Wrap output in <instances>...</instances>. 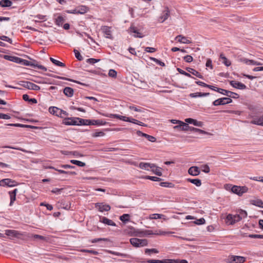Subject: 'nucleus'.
<instances>
[{"mask_svg":"<svg viewBox=\"0 0 263 263\" xmlns=\"http://www.w3.org/2000/svg\"><path fill=\"white\" fill-rule=\"evenodd\" d=\"M5 234L8 236L16 237L24 240H26L31 237L27 233H21L14 230H5Z\"/></svg>","mask_w":263,"mask_h":263,"instance_id":"1","label":"nucleus"},{"mask_svg":"<svg viewBox=\"0 0 263 263\" xmlns=\"http://www.w3.org/2000/svg\"><path fill=\"white\" fill-rule=\"evenodd\" d=\"M246 261V258L241 256L231 255L225 259L227 263H243Z\"/></svg>","mask_w":263,"mask_h":263,"instance_id":"2","label":"nucleus"},{"mask_svg":"<svg viewBox=\"0 0 263 263\" xmlns=\"http://www.w3.org/2000/svg\"><path fill=\"white\" fill-rule=\"evenodd\" d=\"M129 241L131 245L136 248L146 246L148 245V241L145 239H141L137 238H132L130 239Z\"/></svg>","mask_w":263,"mask_h":263,"instance_id":"3","label":"nucleus"},{"mask_svg":"<svg viewBox=\"0 0 263 263\" xmlns=\"http://www.w3.org/2000/svg\"><path fill=\"white\" fill-rule=\"evenodd\" d=\"M18 84L30 90H39L40 89V87L39 86L28 81H20L18 83Z\"/></svg>","mask_w":263,"mask_h":263,"instance_id":"4","label":"nucleus"},{"mask_svg":"<svg viewBox=\"0 0 263 263\" xmlns=\"http://www.w3.org/2000/svg\"><path fill=\"white\" fill-rule=\"evenodd\" d=\"M240 218L237 214L233 215L229 214L227 216L226 223L229 225H232L239 221Z\"/></svg>","mask_w":263,"mask_h":263,"instance_id":"5","label":"nucleus"},{"mask_svg":"<svg viewBox=\"0 0 263 263\" xmlns=\"http://www.w3.org/2000/svg\"><path fill=\"white\" fill-rule=\"evenodd\" d=\"M248 188L246 186H240L234 185L231 191L239 196H241L243 193L248 192Z\"/></svg>","mask_w":263,"mask_h":263,"instance_id":"6","label":"nucleus"},{"mask_svg":"<svg viewBox=\"0 0 263 263\" xmlns=\"http://www.w3.org/2000/svg\"><path fill=\"white\" fill-rule=\"evenodd\" d=\"M21 64L25 66H30L34 68H37L38 69L43 70L45 71H47V68L44 66L39 65L37 63H32L31 62H30L26 60L23 59Z\"/></svg>","mask_w":263,"mask_h":263,"instance_id":"7","label":"nucleus"},{"mask_svg":"<svg viewBox=\"0 0 263 263\" xmlns=\"http://www.w3.org/2000/svg\"><path fill=\"white\" fill-rule=\"evenodd\" d=\"M232 102V100L229 98H222L215 100L213 102L214 106H218L221 105H225L229 104Z\"/></svg>","mask_w":263,"mask_h":263,"instance_id":"8","label":"nucleus"},{"mask_svg":"<svg viewBox=\"0 0 263 263\" xmlns=\"http://www.w3.org/2000/svg\"><path fill=\"white\" fill-rule=\"evenodd\" d=\"M16 182L11 179L6 178L3 179L0 181L1 186H8L10 187L14 186L16 185Z\"/></svg>","mask_w":263,"mask_h":263,"instance_id":"9","label":"nucleus"},{"mask_svg":"<svg viewBox=\"0 0 263 263\" xmlns=\"http://www.w3.org/2000/svg\"><path fill=\"white\" fill-rule=\"evenodd\" d=\"M104 116L109 118H117L118 119H120L121 120L126 121V122H129L130 121V118L127 117L126 116H123L117 114H103Z\"/></svg>","mask_w":263,"mask_h":263,"instance_id":"10","label":"nucleus"},{"mask_svg":"<svg viewBox=\"0 0 263 263\" xmlns=\"http://www.w3.org/2000/svg\"><path fill=\"white\" fill-rule=\"evenodd\" d=\"M217 92L223 94L224 95L227 96L229 97H232L233 98H238L239 97V95L235 92L225 90L223 89H217Z\"/></svg>","mask_w":263,"mask_h":263,"instance_id":"11","label":"nucleus"},{"mask_svg":"<svg viewBox=\"0 0 263 263\" xmlns=\"http://www.w3.org/2000/svg\"><path fill=\"white\" fill-rule=\"evenodd\" d=\"M95 207L101 212L104 211L107 212L110 210V206L109 205L103 204V203H96L95 204Z\"/></svg>","mask_w":263,"mask_h":263,"instance_id":"12","label":"nucleus"},{"mask_svg":"<svg viewBox=\"0 0 263 263\" xmlns=\"http://www.w3.org/2000/svg\"><path fill=\"white\" fill-rule=\"evenodd\" d=\"M63 123L66 125H77L78 119L77 118H67L64 120Z\"/></svg>","mask_w":263,"mask_h":263,"instance_id":"13","label":"nucleus"},{"mask_svg":"<svg viewBox=\"0 0 263 263\" xmlns=\"http://www.w3.org/2000/svg\"><path fill=\"white\" fill-rule=\"evenodd\" d=\"M238 60L239 62H242L247 65H262V64L259 62H258L255 61L253 60H249V59L245 58H241L239 59Z\"/></svg>","mask_w":263,"mask_h":263,"instance_id":"14","label":"nucleus"},{"mask_svg":"<svg viewBox=\"0 0 263 263\" xmlns=\"http://www.w3.org/2000/svg\"><path fill=\"white\" fill-rule=\"evenodd\" d=\"M170 12L168 8L166 7L159 17V21L161 23L164 22L170 16Z\"/></svg>","mask_w":263,"mask_h":263,"instance_id":"15","label":"nucleus"},{"mask_svg":"<svg viewBox=\"0 0 263 263\" xmlns=\"http://www.w3.org/2000/svg\"><path fill=\"white\" fill-rule=\"evenodd\" d=\"M230 85L232 86L233 87L239 89H245L246 88V86L243 83L235 81H231L230 82Z\"/></svg>","mask_w":263,"mask_h":263,"instance_id":"16","label":"nucleus"},{"mask_svg":"<svg viewBox=\"0 0 263 263\" xmlns=\"http://www.w3.org/2000/svg\"><path fill=\"white\" fill-rule=\"evenodd\" d=\"M186 123L192 124L195 126L198 127H202L203 126V122L201 121H198L192 118H187L185 120Z\"/></svg>","mask_w":263,"mask_h":263,"instance_id":"17","label":"nucleus"},{"mask_svg":"<svg viewBox=\"0 0 263 263\" xmlns=\"http://www.w3.org/2000/svg\"><path fill=\"white\" fill-rule=\"evenodd\" d=\"M139 166L142 170H149V168H154L155 167V165L154 164H151L149 163L140 162L139 163Z\"/></svg>","mask_w":263,"mask_h":263,"instance_id":"18","label":"nucleus"},{"mask_svg":"<svg viewBox=\"0 0 263 263\" xmlns=\"http://www.w3.org/2000/svg\"><path fill=\"white\" fill-rule=\"evenodd\" d=\"M175 40H177L179 42L183 44H190L191 41L189 40L186 37L182 35H178L175 37Z\"/></svg>","mask_w":263,"mask_h":263,"instance_id":"19","label":"nucleus"},{"mask_svg":"<svg viewBox=\"0 0 263 263\" xmlns=\"http://www.w3.org/2000/svg\"><path fill=\"white\" fill-rule=\"evenodd\" d=\"M251 123L253 124L263 126V115L260 117L254 118Z\"/></svg>","mask_w":263,"mask_h":263,"instance_id":"20","label":"nucleus"},{"mask_svg":"<svg viewBox=\"0 0 263 263\" xmlns=\"http://www.w3.org/2000/svg\"><path fill=\"white\" fill-rule=\"evenodd\" d=\"M129 31L130 33H135L134 35V36L136 37H139L142 38L144 36V35H142L141 33H140L136 27L131 26L130 28H129Z\"/></svg>","mask_w":263,"mask_h":263,"instance_id":"21","label":"nucleus"},{"mask_svg":"<svg viewBox=\"0 0 263 263\" xmlns=\"http://www.w3.org/2000/svg\"><path fill=\"white\" fill-rule=\"evenodd\" d=\"M188 173L192 176H197L200 173V171L197 166H192L189 170Z\"/></svg>","mask_w":263,"mask_h":263,"instance_id":"22","label":"nucleus"},{"mask_svg":"<svg viewBox=\"0 0 263 263\" xmlns=\"http://www.w3.org/2000/svg\"><path fill=\"white\" fill-rule=\"evenodd\" d=\"M17 192V189H15L13 191L11 192H9V194L10 195V205L11 206L14 201L16 199V195Z\"/></svg>","mask_w":263,"mask_h":263,"instance_id":"23","label":"nucleus"},{"mask_svg":"<svg viewBox=\"0 0 263 263\" xmlns=\"http://www.w3.org/2000/svg\"><path fill=\"white\" fill-rule=\"evenodd\" d=\"M100 222L105 223L106 224H107L108 226H116V223L112 221L111 220H110L108 219L107 218L105 217H102L100 218Z\"/></svg>","mask_w":263,"mask_h":263,"instance_id":"24","label":"nucleus"},{"mask_svg":"<svg viewBox=\"0 0 263 263\" xmlns=\"http://www.w3.org/2000/svg\"><path fill=\"white\" fill-rule=\"evenodd\" d=\"M103 32L106 35V37L111 39L112 38V35H111V28L108 26H104L103 28Z\"/></svg>","mask_w":263,"mask_h":263,"instance_id":"25","label":"nucleus"},{"mask_svg":"<svg viewBox=\"0 0 263 263\" xmlns=\"http://www.w3.org/2000/svg\"><path fill=\"white\" fill-rule=\"evenodd\" d=\"M105 123V122L101 120H89V125H104Z\"/></svg>","mask_w":263,"mask_h":263,"instance_id":"26","label":"nucleus"},{"mask_svg":"<svg viewBox=\"0 0 263 263\" xmlns=\"http://www.w3.org/2000/svg\"><path fill=\"white\" fill-rule=\"evenodd\" d=\"M63 92L68 97H71L73 95V89L70 87H66Z\"/></svg>","mask_w":263,"mask_h":263,"instance_id":"27","label":"nucleus"},{"mask_svg":"<svg viewBox=\"0 0 263 263\" xmlns=\"http://www.w3.org/2000/svg\"><path fill=\"white\" fill-rule=\"evenodd\" d=\"M8 125L15 126V127L30 128H32V129H36V128H38L37 127L34 126L33 125H24V124H19V123L8 124Z\"/></svg>","mask_w":263,"mask_h":263,"instance_id":"28","label":"nucleus"},{"mask_svg":"<svg viewBox=\"0 0 263 263\" xmlns=\"http://www.w3.org/2000/svg\"><path fill=\"white\" fill-rule=\"evenodd\" d=\"M50 168L56 171H58L60 174H69L70 175H76L77 174V173L75 172H67L62 170H59L57 168H55L53 166L49 167Z\"/></svg>","mask_w":263,"mask_h":263,"instance_id":"29","label":"nucleus"},{"mask_svg":"<svg viewBox=\"0 0 263 263\" xmlns=\"http://www.w3.org/2000/svg\"><path fill=\"white\" fill-rule=\"evenodd\" d=\"M77 12L78 14H84L88 11V8L85 6H80L77 8Z\"/></svg>","mask_w":263,"mask_h":263,"instance_id":"30","label":"nucleus"},{"mask_svg":"<svg viewBox=\"0 0 263 263\" xmlns=\"http://www.w3.org/2000/svg\"><path fill=\"white\" fill-rule=\"evenodd\" d=\"M186 69L189 72L192 73V74H193L199 78H202V75L199 72H198L197 71H196V70H195L193 68H190V67L186 68Z\"/></svg>","mask_w":263,"mask_h":263,"instance_id":"31","label":"nucleus"},{"mask_svg":"<svg viewBox=\"0 0 263 263\" xmlns=\"http://www.w3.org/2000/svg\"><path fill=\"white\" fill-rule=\"evenodd\" d=\"M12 4V3L10 0H1L0 1V6L2 7H10Z\"/></svg>","mask_w":263,"mask_h":263,"instance_id":"32","label":"nucleus"},{"mask_svg":"<svg viewBox=\"0 0 263 263\" xmlns=\"http://www.w3.org/2000/svg\"><path fill=\"white\" fill-rule=\"evenodd\" d=\"M191 132L197 133L199 134H203V135H208L209 133L204 130H203L202 129L195 128L194 127H191V129L190 130Z\"/></svg>","mask_w":263,"mask_h":263,"instance_id":"33","label":"nucleus"},{"mask_svg":"<svg viewBox=\"0 0 263 263\" xmlns=\"http://www.w3.org/2000/svg\"><path fill=\"white\" fill-rule=\"evenodd\" d=\"M187 181L196 185L197 186H200L201 185V181L199 179H187Z\"/></svg>","mask_w":263,"mask_h":263,"instance_id":"34","label":"nucleus"},{"mask_svg":"<svg viewBox=\"0 0 263 263\" xmlns=\"http://www.w3.org/2000/svg\"><path fill=\"white\" fill-rule=\"evenodd\" d=\"M78 119V124L77 125H89V120L87 119H83L79 118H77Z\"/></svg>","mask_w":263,"mask_h":263,"instance_id":"35","label":"nucleus"},{"mask_svg":"<svg viewBox=\"0 0 263 263\" xmlns=\"http://www.w3.org/2000/svg\"><path fill=\"white\" fill-rule=\"evenodd\" d=\"M50 60L51 61V62L52 63H53L54 65L58 66H60V67H65V64L64 63H63L60 61H59L52 58H50Z\"/></svg>","mask_w":263,"mask_h":263,"instance_id":"36","label":"nucleus"},{"mask_svg":"<svg viewBox=\"0 0 263 263\" xmlns=\"http://www.w3.org/2000/svg\"><path fill=\"white\" fill-rule=\"evenodd\" d=\"M59 110H60V109L57 107L53 106V107H50L49 108V112L52 115H55L57 116H58V113L59 111Z\"/></svg>","mask_w":263,"mask_h":263,"instance_id":"37","label":"nucleus"},{"mask_svg":"<svg viewBox=\"0 0 263 263\" xmlns=\"http://www.w3.org/2000/svg\"><path fill=\"white\" fill-rule=\"evenodd\" d=\"M106 252L109 254L119 256H121L123 257H126L127 256V255L126 254L121 253H119V252H115V251H112L111 250H106Z\"/></svg>","mask_w":263,"mask_h":263,"instance_id":"38","label":"nucleus"},{"mask_svg":"<svg viewBox=\"0 0 263 263\" xmlns=\"http://www.w3.org/2000/svg\"><path fill=\"white\" fill-rule=\"evenodd\" d=\"M70 162L73 164L77 165L79 166L84 167L86 165L84 162L82 161L76 160H71Z\"/></svg>","mask_w":263,"mask_h":263,"instance_id":"39","label":"nucleus"},{"mask_svg":"<svg viewBox=\"0 0 263 263\" xmlns=\"http://www.w3.org/2000/svg\"><path fill=\"white\" fill-rule=\"evenodd\" d=\"M129 215L124 214L120 217V220L123 222H126L129 220Z\"/></svg>","mask_w":263,"mask_h":263,"instance_id":"40","label":"nucleus"},{"mask_svg":"<svg viewBox=\"0 0 263 263\" xmlns=\"http://www.w3.org/2000/svg\"><path fill=\"white\" fill-rule=\"evenodd\" d=\"M152 171L157 175L159 176H162V172L161 171V168L159 167L156 166L155 165V167L154 168H152Z\"/></svg>","mask_w":263,"mask_h":263,"instance_id":"41","label":"nucleus"},{"mask_svg":"<svg viewBox=\"0 0 263 263\" xmlns=\"http://www.w3.org/2000/svg\"><path fill=\"white\" fill-rule=\"evenodd\" d=\"M220 58L223 60V63L227 66H229L231 65V62L228 60L223 54H220Z\"/></svg>","mask_w":263,"mask_h":263,"instance_id":"42","label":"nucleus"},{"mask_svg":"<svg viewBox=\"0 0 263 263\" xmlns=\"http://www.w3.org/2000/svg\"><path fill=\"white\" fill-rule=\"evenodd\" d=\"M64 22V17L62 16H59L55 20V24L57 25L61 26Z\"/></svg>","mask_w":263,"mask_h":263,"instance_id":"43","label":"nucleus"},{"mask_svg":"<svg viewBox=\"0 0 263 263\" xmlns=\"http://www.w3.org/2000/svg\"><path fill=\"white\" fill-rule=\"evenodd\" d=\"M129 122H131V123H134L136 124H138V125H141L142 126H147L145 124L143 123V122H140V121H139L136 119H133V118H130Z\"/></svg>","mask_w":263,"mask_h":263,"instance_id":"44","label":"nucleus"},{"mask_svg":"<svg viewBox=\"0 0 263 263\" xmlns=\"http://www.w3.org/2000/svg\"><path fill=\"white\" fill-rule=\"evenodd\" d=\"M57 78L59 79H61V80H68V81H71V82H73L74 83H76L77 84H81V85H84V86H86L87 85L84 84V83H81L79 81H76V80H71V79H68V78H64V77H57Z\"/></svg>","mask_w":263,"mask_h":263,"instance_id":"45","label":"nucleus"},{"mask_svg":"<svg viewBox=\"0 0 263 263\" xmlns=\"http://www.w3.org/2000/svg\"><path fill=\"white\" fill-rule=\"evenodd\" d=\"M31 237L41 240H47V238L45 237L38 234H32L31 235Z\"/></svg>","mask_w":263,"mask_h":263,"instance_id":"46","label":"nucleus"},{"mask_svg":"<svg viewBox=\"0 0 263 263\" xmlns=\"http://www.w3.org/2000/svg\"><path fill=\"white\" fill-rule=\"evenodd\" d=\"M180 124H182L183 126L181 128V130L187 131L190 130L191 129V126H189L187 123H185L182 121L180 122Z\"/></svg>","mask_w":263,"mask_h":263,"instance_id":"47","label":"nucleus"},{"mask_svg":"<svg viewBox=\"0 0 263 263\" xmlns=\"http://www.w3.org/2000/svg\"><path fill=\"white\" fill-rule=\"evenodd\" d=\"M145 178H146L147 179H149L153 181H160L161 180V179L160 178H158L157 177H155V176H146L145 177Z\"/></svg>","mask_w":263,"mask_h":263,"instance_id":"48","label":"nucleus"},{"mask_svg":"<svg viewBox=\"0 0 263 263\" xmlns=\"http://www.w3.org/2000/svg\"><path fill=\"white\" fill-rule=\"evenodd\" d=\"M73 51H74L76 58L79 61H82L83 58L82 56L81 55L80 52L77 49H74Z\"/></svg>","mask_w":263,"mask_h":263,"instance_id":"49","label":"nucleus"},{"mask_svg":"<svg viewBox=\"0 0 263 263\" xmlns=\"http://www.w3.org/2000/svg\"><path fill=\"white\" fill-rule=\"evenodd\" d=\"M177 70L181 74L184 75L189 78H193L189 73H187V72L184 71V70H182L180 68H177Z\"/></svg>","mask_w":263,"mask_h":263,"instance_id":"50","label":"nucleus"},{"mask_svg":"<svg viewBox=\"0 0 263 263\" xmlns=\"http://www.w3.org/2000/svg\"><path fill=\"white\" fill-rule=\"evenodd\" d=\"M237 215H238V216H239V217L240 218V220H241L242 218H245L247 217V213L245 211L240 210V211L239 212V213Z\"/></svg>","mask_w":263,"mask_h":263,"instance_id":"51","label":"nucleus"},{"mask_svg":"<svg viewBox=\"0 0 263 263\" xmlns=\"http://www.w3.org/2000/svg\"><path fill=\"white\" fill-rule=\"evenodd\" d=\"M81 252L89 253L93 255H98L99 254L97 251L92 250L82 249L81 250Z\"/></svg>","mask_w":263,"mask_h":263,"instance_id":"52","label":"nucleus"},{"mask_svg":"<svg viewBox=\"0 0 263 263\" xmlns=\"http://www.w3.org/2000/svg\"><path fill=\"white\" fill-rule=\"evenodd\" d=\"M178 262L176 259H166L161 260V263H177Z\"/></svg>","mask_w":263,"mask_h":263,"instance_id":"53","label":"nucleus"},{"mask_svg":"<svg viewBox=\"0 0 263 263\" xmlns=\"http://www.w3.org/2000/svg\"><path fill=\"white\" fill-rule=\"evenodd\" d=\"M201 167L202 171L205 173H208L210 171V167L207 164L202 165Z\"/></svg>","mask_w":263,"mask_h":263,"instance_id":"54","label":"nucleus"},{"mask_svg":"<svg viewBox=\"0 0 263 263\" xmlns=\"http://www.w3.org/2000/svg\"><path fill=\"white\" fill-rule=\"evenodd\" d=\"M108 76L111 78H116L117 77V72L114 69H110L108 72Z\"/></svg>","mask_w":263,"mask_h":263,"instance_id":"55","label":"nucleus"},{"mask_svg":"<svg viewBox=\"0 0 263 263\" xmlns=\"http://www.w3.org/2000/svg\"><path fill=\"white\" fill-rule=\"evenodd\" d=\"M159 251L156 249H146L145 253L149 254L150 253H158Z\"/></svg>","mask_w":263,"mask_h":263,"instance_id":"56","label":"nucleus"},{"mask_svg":"<svg viewBox=\"0 0 263 263\" xmlns=\"http://www.w3.org/2000/svg\"><path fill=\"white\" fill-rule=\"evenodd\" d=\"M0 39L1 40L4 41L8 42L11 44L12 43V40L11 39H10L9 37L5 36V35L0 36Z\"/></svg>","mask_w":263,"mask_h":263,"instance_id":"57","label":"nucleus"},{"mask_svg":"<svg viewBox=\"0 0 263 263\" xmlns=\"http://www.w3.org/2000/svg\"><path fill=\"white\" fill-rule=\"evenodd\" d=\"M250 238H259V239H263V235L259 234H250L249 235Z\"/></svg>","mask_w":263,"mask_h":263,"instance_id":"58","label":"nucleus"},{"mask_svg":"<svg viewBox=\"0 0 263 263\" xmlns=\"http://www.w3.org/2000/svg\"><path fill=\"white\" fill-rule=\"evenodd\" d=\"M254 205L263 208V201H262L261 200H257L254 201Z\"/></svg>","mask_w":263,"mask_h":263,"instance_id":"59","label":"nucleus"},{"mask_svg":"<svg viewBox=\"0 0 263 263\" xmlns=\"http://www.w3.org/2000/svg\"><path fill=\"white\" fill-rule=\"evenodd\" d=\"M144 51L147 52H154L156 51V49L153 47H147L144 48Z\"/></svg>","mask_w":263,"mask_h":263,"instance_id":"60","label":"nucleus"},{"mask_svg":"<svg viewBox=\"0 0 263 263\" xmlns=\"http://www.w3.org/2000/svg\"><path fill=\"white\" fill-rule=\"evenodd\" d=\"M104 135V133L102 132H95L92 134V136L93 137H101L103 136Z\"/></svg>","mask_w":263,"mask_h":263,"instance_id":"61","label":"nucleus"},{"mask_svg":"<svg viewBox=\"0 0 263 263\" xmlns=\"http://www.w3.org/2000/svg\"><path fill=\"white\" fill-rule=\"evenodd\" d=\"M162 216V215L159 214H154L151 216L150 218L155 219H160L161 218Z\"/></svg>","mask_w":263,"mask_h":263,"instance_id":"62","label":"nucleus"},{"mask_svg":"<svg viewBox=\"0 0 263 263\" xmlns=\"http://www.w3.org/2000/svg\"><path fill=\"white\" fill-rule=\"evenodd\" d=\"M184 60L187 62L190 63L193 61V57L191 55H187L184 57Z\"/></svg>","mask_w":263,"mask_h":263,"instance_id":"63","label":"nucleus"},{"mask_svg":"<svg viewBox=\"0 0 263 263\" xmlns=\"http://www.w3.org/2000/svg\"><path fill=\"white\" fill-rule=\"evenodd\" d=\"M250 179L253 180L260 182L263 181V177L262 176L250 177Z\"/></svg>","mask_w":263,"mask_h":263,"instance_id":"64","label":"nucleus"}]
</instances>
